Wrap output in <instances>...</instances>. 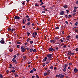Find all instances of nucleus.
<instances>
[{
  "label": "nucleus",
  "instance_id": "9",
  "mask_svg": "<svg viewBox=\"0 0 78 78\" xmlns=\"http://www.w3.org/2000/svg\"><path fill=\"white\" fill-rule=\"evenodd\" d=\"M74 71L75 73H76V72H78V70L76 68H75L74 69Z\"/></svg>",
  "mask_w": 78,
  "mask_h": 78
},
{
  "label": "nucleus",
  "instance_id": "4",
  "mask_svg": "<svg viewBox=\"0 0 78 78\" xmlns=\"http://www.w3.org/2000/svg\"><path fill=\"white\" fill-rule=\"evenodd\" d=\"M47 56L48 57V58H51V56H52V54H49L48 55H47Z\"/></svg>",
  "mask_w": 78,
  "mask_h": 78
},
{
  "label": "nucleus",
  "instance_id": "30",
  "mask_svg": "<svg viewBox=\"0 0 78 78\" xmlns=\"http://www.w3.org/2000/svg\"><path fill=\"white\" fill-rule=\"evenodd\" d=\"M26 58H27V57H26V56H25V55H24L23 57V59H26Z\"/></svg>",
  "mask_w": 78,
  "mask_h": 78
},
{
  "label": "nucleus",
  "instance_id": "53",
  "mask_svg": "<svg viewBox=\"0 0 78 78\" xmlns=\"http://www.w3.org/2000/svg\"><path fill=\"white\" fill-rule=\"evenodd\" d=\"M37 32H36L34 35L35 36H37Z\"/></svg>",
  "mask_w": 78,
  "mask_h": 78
},
{
  "label": "nucleus",
  "instance_id": "50",
  "mask_svg": "<svg viewBox=\"0 0 78 78\" xmlns=\"http://www.w3.org/2000/svg\"><path fill=\"white\" fill-rule=\"evenodd\" d=\"M56 69H57V68H56V67H55L54 68V70H56Z\"/></svg>",
  "mask_w": 78,
  "mask_h": 78
},
{
  "label": "nucleus",
  "instance_id": "39",
  "mask_svg": "<svg viewBox=\"0 0 78 78\" xmlns=\"http://www.w3.org/2000/svg\"><path fill=\"white\" fill-rule=\"evenodd\" d=\"M30 41V40L29 39V38H28L27 39V42H29Z\"/></svg>",
  "mask_w": 78,
  "mask_h": 78
},
{
  "label": "nucleus",
  "instance_id": "58",
  "mask_svg": "<svg viewBox=\"0 0 78 78\" xmlns=\"http://www.w3.org/2000/svg\"><path fill=\"white\" fill-rule=\"evenodd\" d=\"M33 70L34 71H36V69L35 68H33Z\"/></svg>",
  "mask_w": 78,
  "mask_h": 78
},
{
  "label": "nucleus",
  "instance_id": "64",
  "mask_svg": "<svg viewBox=\"0 0 78 78\" xmlns=\"http://www.w3.org/2000/svg\"><path fill=\"white\" fill-rule=\"evenodd\" d=\"M76 5H78V1H76Z\"/></svg>",
  "mask_w": 78,
  "mask_h": 78
},
{
  "label": "nucleus",
  "instance_id": "10",
  "mask_svg": "<svg viewBox=\"0 0 78 78\" xmlns=\"http://www.w3.org/2000/svg\"><path fill=\"white\" fill-rule=\"evenodd\" d=\"M50 70H47V74L48 75H50Z\"/></svg>",
  "mask_w": 78,
  "mask_h": 78
},
{
  "label": "nucleus",
  "instance_id": "2",
  "mask_svg": "<svg viewBox=\"0 0 78 78\" xmlns=\"http://www.w3.org/2000/svg\"><path fill=\"white\" fill-rule=\"evenodd\" d=\"M2 40L0 41V43H1L2 44H5V40H4V38H1Z\"/></svg>",
  "mask_w": 78,
  "mask_h": 78
},
{
  "label": "nucleus",
  "instance_id": "63",
  "mask_svg": "<svg viewBox=\"0 0 78 78\" xmlns=\"http://www.w3.org/2000/svg\"><path fill=\"white\" fill-rule=\"evenodd\" d=\"M35 77V76H32V78H34Z\"/></svg>",
  "mask_w": 78,
  "mask_h": 78
},
{
  "label": "nucleus",
  "instance_id": "57",
  "mask_svg": "<svg viewBox=\"0 0 78 78\" xmlns=\"http://www.w3.org/2000/svg\"><path fill=\"white\" fill-rule=\"evenodd\" d=\"M50 42H51V43H52V42L54 43V41L53 40H51Z\"/></svg>",
  "mask_w": 78,
  "mask_h": 78
},
{
  "label": "nucleus",
  "instance_id": "51",
  "mask_svg": "<svg viewBox=\"0 0 78 78\" xmlns=\"http://www.w3.org/2000/svg\"><path fill=\"white\" fill-rule=\"evenodd\" d=\"M50 68L51 69H53V66H51Z\"/></svg>",
  "mask_w": 78,
  "mask_h": 78
},
{
  "label": "nucleus",
  "instance_id": "42",
  "mask_svg": "<svg viewBox=\"0 0 78 78\" xmlns=\"http://www.w3.org/2000/svg\"><path fill=\"white\" fill-rule=\"evenodd\" d=\"M54 41V43H55L56 42V39L55 38L54 40H53Z\"/></svg>",
  "mask_w": 78,
  "mask_h": 78
},
{
  "label": "nucleus",
  "instance_id": "35",
  "mask_svg": "<svg viewBox=\"0 0 78 78\" xmlns=\"http://www.w3.org/2000/svg\"><path fill=\"white\" fill-rule=\"evenodd\" d=\"M27 34H27V36H30V32H27Z\"/></svg>",
  "mask_w": 78,
  "mask_h": 78
},
{
  "label": "nucleus",
  "instance_id": "59",
  "mask_svg": "<svg viewBox=\"0 0 78 78\" xmlns=\"http://www.w3.org/2000/svg\"><path fill=\"white\" fill-rule=\"evenodd\" d=\"M45 12L44 11H42V13H45Z\"/></svg>",
  "mask_w": 78,
  "mask_h": 78
},
{
  "label": "nucleus",
  "instance_id": "23",
  "mask_svg": "<svg viewBox=\"0 0 78 78\" xmlns=\"http://www.w3.org/2000/svg\"><path fill=\"white\" fill-rule=\"evenodd\" d=\"M35 6H39V4H38L37 3H36L35 4Z\"/></svg>",
  "mask_w": 78,
  "mask_h": 78
},
{
  "label": "nucleus",
  "instance_id": "16",
  "mask_svg": "<svg viewBox=\"0 0 78 78\" xmlns=\"http://www.w3.org/2000/svg\"><path fill=\"white\" fill-rule=\"evenodd\" d=\"M55 39H56V40H57V41L59 40V38L58 37H55Z\"/></svg>",
  "mask_w": 78,
  "mask_h": 78
},
{
  "label": "nucleus",
  "instance_id": "52",
  "mask_svg": "<svg viewBox=\"0 0 78 78\" xmlns=\"http://www.w3.org/2000/svg\"><path fill=\"white\" fill-rule=\"evenodd\" d=\"M74 10H76V9H77V8L76 7H74Z\"/></svg>",
  "mask_w": 78,
  "mask_h": 78
},
{
  "label": "nucleus",
  "instance_id": "28",
  "mask_svg": "<svg viewBox=\"0 0 78 78\" xmlns=\"http://www.w3.org/2000/svg\"><path fill=\"white\" fill-rule=\"evenodd\" d=\"M44 11H47V8H45L43 9Z\"/></svg>",
  "mask_w": 78,
  "mask_h": 78
},
{
  "label": "nucleus",
  "instance_id": "3",
  "mask_svg": "<svg viewBox=\"0 0 78 78\" xmlns=\"http://www.w3.org/2000/svg\"><path fill=\"white\" fill-rule=\"evenodd\" d=\"M12 62H14L15 64H17L18 63V62H17V61H16V59H15V58H12Z\"/></svg>",
  "mask_w": 78,
  "mask_h": 78
},
{
  "label": "nucleus",
  "instance_id": "31",
  "mask_svg": "<svg viewBox=\"0 0 78 78\" xmlns=\"http://www.w3.org/2000/svg\"><path fill=\"white\" fill-rule=\"evenodd\" d=\"M74 30H75V32H78V30H77L76 29H75Z\"/></svg>",
  "mask_w": 78,
  "mask_h": 78
},
{
  "label": "nucleus",
  "instance_id": "60",
  "mask_svg": "<svg viewBox=\"0 0 78 78\" xmlns=\"http://www.w3.org/2000/svg\"><path fill=\"white\" fill-rule=\"evenodd\" d=\"M66 45H64L63 46V48H66Z\"/></svg>",
  "mask_w": 78,
  "mask_h": 78
},
{
  "label": "nucleus",
  "instance_id": "6",
  "mask_svg": "<svg viewBox=\"0 0 78 78\" xmlns=\"http://www.w3.org/2000/svg\"><path fill=\"white\" fill-rule=\"evenodd\" d=\"M49 51H53V48L51 47L48 48V49Z\"/></svg>",
  "mask_w": 78,
  "mask_h": 78
},
{
  "label": "nucleus",
  "instance_id": "26",
  "mask_svg": "<svg viewBox=\"0 0 78 78\" xmlns=\"http://www.w3.org/2000/svg\"><path fill=\"white\" fill-rule=\"evenodd\" d=\"M66 11L67 14H69V10H68V9H67V10H66Z\"/></svg>",
  "mask_w": 78,
  "mask_h": 78
},
{
  "label": "nucleus",
  "instance_id": "61",
  "mask_svg": "<svg viewBox=\"0 0 78 78\" xmlns=\"http://www.w3.org/2000/svg\"><path fill=\"white\" fill-rule=\"evenodd\" d=\"M26 17H27V18H29V16H28V15H27L26 16Z\"/></svg>",
  "mask_w": 78,
  "mask_h": 78
},
{
  "label": "nucleus",
  "instance_id": "48",
  "mask_svg": "<svg viewBox=\"0 0 78 78\" xmlns=\"http://www.w3.org/2000/svg\"><path fill=\"white\" fill-rule=\"evenodd\" d=\"M60 40L61 41V42H64V40H63L62 39H60Z\"/></svg>",
  "mask_w": 78,
  "mask_h": 78
},
{
  "label": "nucleus",
  "instance_id": "37",
  "mask_svg": "<svg viewBox=\"0 0 78 78\" xmlns=\"http://www.w3.org/2000/svg\"><path fill=\"white\" fill-rule=\"evenodd\" d=\"M33 52H34V53H35L36 51V49H34V50H33Z\"/></svg>",
  "mask_w": 78,
  "mask_h": 78
},
{
  "label": "nucleus",
  "instance_id": "15",
  "mask_svg": "<svg viewBox=\"0 0 78 78\" xmlns=\"http://www.w3.org/2000/svg\"><path fill=\"white\" fill-rule=\"evenodd\" d=\"M30 22H28V23H27V26H28V27H29V26H30V24H31V23H30Z\"/></svg>",
  "mask_w": 78,
  "mask_h": 78
},
{
  "label": "nucleus",
  "instance_id": "27",
  "mask_svg": "<svg viewBox=\"0 0 78 78\" xmlns=\"http://www.w3.org/2000/svg\"><path fill=\"white\" fill-rule=\"evenodd\" d=\"M33 51V48H31L30 49V52H32V51Z\"/></svg>",
  "mask_w": 78,
  "mask_h": 78
},
{
  "label": "nucleus",
  "instance_id": "56",
  "mask_svg": "<svg viewBox=\"0 0 78 78\" xmlns=\"http://www.w3.org/2000/svg\"><path fill=\"white\" fill-rule=\"evenodd\" d=\"M72 64L71 63H70L69 64V66H72Z\"/></svg>",
  "mask_w": 78,
  "mask_h": 78
},
{
  "label": "nucleus",
  "instance_id": "18",
  "mask_svg": "<svg viewBox=\"0 0 78 78\" xmlns=\"http://www.w3.org/2000/svg\"><path fill=\"white\" fill-rule=\"evenodd\" d=\"M11 72H12V73H14V72H16V70L14 69H13L11 71Z\"/></svg>",
  "mask_w": 78,
  "mask_h": 78
},
{
  "label": "nucleus",
  "instance_id": "25",
  "mask_svg": "<svg viewBox=\"0 0 78 78\" xmlns=\"http://www.w3.org/2000/svg\"><path fill=\"white\" fill-rule=\"evenodd\" d=\"M0 78H3V76L2 75V74H0Z\"/></svg>",
  "mask_w": 78,
  "mask_h": 78
},
{
  "label": "nucleus",
  "instance_id": "5",
  "mask_svg": "<svg viewBox=\"0 0 78 78\" xmlns=\"http://www.w3.org/2000/svg\"><path fill=\"white\" fill-rule=\"evenodd\" d=\"M15 19H17V20H19L20 19V17H18V16H15L14 17Z\"/></svg>",
  "mask_w": 78,
  "mask_h": 78
},
{
  "label": "nucleus",
  "instance_id": "7",
  "mask_svg": "<svg viewBox=\"0 0 78 78\" xmlns=\"http://www.w3.org/2000/svg\"><path fill=\"white\" fill-rule=\"evenodd\" d=\"M65 12L64 11H61L60 13V15H64Z\"/></svg>",
  "mask_w": 78,
  "mask_h": 78
},
{
  "label": "nucleus",
  "instance_id": "34",
  "mask_svg": "<svg viewBox=\"0 0 78 78\" xmlns=\"http://www.w3.org/2000/svg\"><path fill=\"white\" fill-rule=\"evenodd\" d=\"M20 47V45H19V44H18L17 45V47L18 48H19Z\"/></svg>",
  "mask_w": 78,
  "mask_h": 78
},
{
  "label": "nucleus",
  "instance_id": "49",
  "mask_svg": "<svg viewBox=\"0 0 78 78\" xmlns=\"http://www.w3.org/2000/svg\"><path fill=\"white\" fill-rule=\"evenodd\" d=\"M55 49L57 50H58L59 49V48L58 47H56L55 48Z\"/></svg>",
  "mask_w": 78,
  "mask_h": 78
},
{
  "label": "nucleus",
  "instance_id": "21",
  "mask_svg": "<svg viewBox=\"0 0 78 78\" xmlns=\"http://www.w3.org/2000/svg\"><path fill=\"white\" fill-rule=\"evenodd\" d=\"M22 5H25V1H24L23 2H21Z\"/></svg>",
  "mask_w": 78,
  "mask_h": 78
},
{
  "label": "nucleus",
  "instance_id": "19",
  "mask_svg": "<svg viewBox=\"0 0 78 78\" xmlns=\"http://www.w3.org/2000/svg\"><path fill=\"white\" fill-rule=\"evenodd\" d=\"M47 75V73H44V76H46Z\"/></svg>",
  "mask_w": 78,
  "mask_h": 78
},
{
  "label": "nucleus",
  "instance_id": "17",
  "mask_svg": "<svg viewBox=\"0 0 78 78\" xmlns=\"http://www.w3.org/2000/svg\"><path fill=\"white\" fill-rule=\"evenodd\" d=\"M60 74H59V75L57 74L55 76L56 78H57V77H58V78H59V77H60Z\"/></svg>",
  "mask_w": 78,
  "mask_h": 78
},
{
  "label": "nucleus",
  "instance_id": "24",
  "mask_svg": "<svg viewBox=\"0 0 78 78\" xmlns=\"http://www.w3.org/2000/svg\"><path fill=\"white\" fill-rule=\"evenodd\" d=\"M27 21H30L31 20V18H28L27 19Z\"/></svg>",
  "mask_w": 78,
  "mask_h": 78
},
{
  "label": "nucleus",
  "instance_id": "44",
  "mask_svg": "<svg viewBox=\"0 0 78 78\" xmlns=\"http://www.w3.org/2000/svg\"><path fill=\"white\" fill-rule=\"evenodd\" d=\"M36 78H39V76H38V75H36Z\"/></svg>",
  "mask_w": 78,
  "mask_h": 78
},
{
  "label": "nucleus",
  "instance_id": "8",
  "mask_svg": "<svg viewBox=\"0 0 78 78\" xmlns=\"http://www.w3.org/2000/svg\"><path fill=\"white\" fill-rule=\"evenodd\" d=\"M9 49L10 52H12L13 51V48H10V49Z\"/></svg>",
  "mask_w": 78,
  "mask_h": 78
},
{
  "label": "nucleus",
  "instance_id": "62",
  "mask_svg": "<svg viewBox=\"0 0 78 78\" xmlns=\"http://www.w3.org/2000/svg\"><path fill=\"white\" fill-rule=\"evenodd\" d=\"M71 55H72V56L74 55V53H72Z\"/></svg>",
  "mask_w": 78,
  "mask_h": 78
},
{
  "label": "nucleus",
  "instance_id": "55",
  "mask_svg": "<svg viewBox=\"0 0 78 78\" xmlns=\"http://www.w3.org/2000/svg\"><path fill=\"white\" fill-rule=\"evenodd\" d=\"M48 63H49V62H46L45 64H48Z\"/></svg>",
  "mask_w": 78,
  "mask_h": 78
},
{
  "label": "nucleus",
  "instance_id": "43",
  "mask_svg": "<svg viewBox=\"0 0 78 78\" xmlns=\"http://www.w3.org/2000/svg\"><path fill=\"white\" fill-rule=\"evenodd\" d=\"M8 31H11V28H8Z\"/></svg>",
  "mask_w": 78,
  "mask_h": 78
},
{
  "label": "nucleus",
  "instance_id": "1",
  "mask_svg": "<svg viewBox=\"0 0 78 78\" xmlns=\"http://www.w3.org/2000/svg\"><path fill=\"white\" fill-rule=\"evenodd\" d=\"M25 47L23 46H22L21 47V51L23 53L24 51H25L26 49L24 48Z\"/></svg>",
  "mask_w": 78,
  "mask_h": 78
},
{
  "label": "nucleus",
  "instance_id": "41",
  "mask_svg": "<svg viewBox=\"0 0 78 78\" xmlns=\"http://www.w3.org/2000/svg\"><path fill=\"white\" fill-rule=\"evenodd\" d=\"M43 67H45V63H43Z\"/></svg>",
  "mask_w": 78,
  "mask_h": 78
},
{
  "label": "nucleus",
  "instance_id": "13",
  "mask_svg": "<svg viewBox=\"0 0 78 78\" xmlns=\"http://www.w3.org/2000/svg\"><path fill=\"white\" fill-rule=\"evenodd\" d=\"M63 7L65 9H66V8H67L69 7V6L67 5H63Z\"/></svg>",
  "mask_w": 78,
  "mask_h": 78
},
{
  "label": "nucleus",
  "instance_id": "38",
  "mask_svg": "<svg viewBox=\"0 0 78 78\" xmlns=\"http://www.w3.org/2000/svg\"><path fill=\"white\" fill-rule=\"evenodd\" d=\"M44 3L43 2H41L40 4V6L42 5H44Z\"/></svg>",
  "mask_w": 78,
  "mask_h": 78
},
{
  "label": "nucleus",
  "instance_id": "32",
  "mask_svg": "<svg viewBox=\"0 0 78 78\" xmlns=\"http://www.w3.org/2000/svg\"><path fill=\"white\" fill-rule=\"evenodd\" d=\"M17 44H21V42H20V41H17Z\"/></svg>",
  "mask_w": 78,
  "mask_h": 78
},
{
  "label": "nucleus",
  "instance_id": "22",
  "mask_svg": "<svg viewBox=\"0 0 78 78\" xmlns=\"http://www.w3.org/2000/svg\"><path fill=\"white\" fill-rule=\"evenodd\" d=\"M34 72V71L33 70H31L30 71V73H33Z\"/></svg>",
  "mask_w": 78,
  "mask_h": 78
},
{
  "label": "nucleus",
  "instance_id": "20",
  "mask_svg": "<svg viewBox=\"0 0 78 78\" xmlns=\"http://www.w3.org/2000/svg\"><path fill=\"white\" fill-rule=\"evenodd\" d=\"M67 66H68V64H66L64 66L65 68H67Z\"/></svg>",
  "mask_w": 78,
  "mask_h": 78
},
{
  "label": "nucleus",
  "instance_id": "54",
  "mask_svg": "<svg viewBox=\"0 0 78 78\" xmlns=\"http://www.w3.org/2000/svg\"><path fill=\"white\" fill-rule=\"evenodd\" d=\"M68 53H69V54H71L72 53V51H69Z\"/></svg>",
  "mask_w": 78,
  "mask_h": 78
},
{
  "label": "nucleus",
  "instance_id": "36",
  "mask_svg": "<svg viewBox=\"0 0 78 78\" xmlns=\"http://www.w3.org/2000/svg\"><path fill=\"white\" fill-rule=\"evenodd\" d=\"M30 44H33V41H30Z\"/></svg>",
  "mask_w": 78,
  "mask_h": 78
},
{
  "label": "nucleus",
  "instance_id": "46",
  "mask_svg": "<svg viewBox=\"0 0 78 78\" xmlns=\"http://www.w3.org/2000/svg\"><path fill=\"white\" fill-rule=\"evenodd\" d=\"M76 39H78V35L76 36Z\"/></svg>",
  "mask_w": 78,
  "mask_h": 78
},
{
  "label": "nucleus",
  "instance_id": "47",
  "mask_svg": "<svg viewBox=\"0 0 78 78\" xmlns=\"http://www.w3.org/2000/svg\"><path fill=\"white\" fill-rule=\"evenodd\" d=\"M24 20H23V22H23V24H24V23H25V22H24Z\"/></svg>",
  "mask_w": 78,
  "mask_h": 78
},
{
  "label": "nucleus",
  "instance_id": "45",
  "mask_svg": "<svg viewBox=\"0 0 78 78\" xmlns=\"http://www.w3.org/2000/svg\"><path fill=\"white\" fill-rule=\"evenodd\" d=\"M13 57L15 58H16V57H17V56H16V55H15L13 56Z\"/></svg>",
  "mask_w": 78,
  "mask_h": 78
},
{
  "label": "nucleus",
  "instance_id": "14",
  "mask_svg": "<svg viewBox=\"0 0 78 78\" xmlns=\"http://www.w3.org/2000/svg\"><path fill=\"white\" fill-rule=\"evenodd\" d=\"M62 70H63V71H64V72H66V70H67V68H65L64 69H62Z\"/></svg>",
  "mask_w": 78,
  "mask_h": 78
},
{
  "label": "nucleus",
  "instance_id": "33",
  "mask_svg": "<svg viewBox=\"0 0 78 78\" xmlns=\"http://www.w3.org/2000/svg\"><path fill=\"white\" fill-rule=\"evenodd\" d=\"M59 28L58 27H56L55 28V29H56V30H58V29H59Z\"/></svg>",
  "mask_w": 78,
  "mask_h": 78
},
{
  "label": "nucleus",
  "instance_id": "29",
  "mask_svg": "<svg viewBox=\"0 0 78 78\" xmlns=\"http://www.w3.org/2000/svg\"><path fill=\"white\" fill-rule=\"evenodd\" d=\"M65 17H66V18H69V17L67 16V15H65Z\"/></svg>",
  "mask_w": 78,
  "mask_h": 78
},
{
  "label": "nucleus",
  "instance_id": "11",
  "mask_svg": "<svg viewBox=\"0 0 78 78\" xmlns=\"http://www.w3.org/2000/svg\"><path fill=\"white\" fill-rule=\"evenodd\" d=\"M47 59V57H45L44 58V59H43V61L44 62H45Z\"/></svg>",
  "mask_w": 78,
  "mask_h": 78
},
{
  "label": "nucleus",
  "instance_id": "40",
  "mask_svg": "<svg viewBox=\"0 0 78 78\" xmlns=\"http://www.w3.org/2000/svg\"><path fill=\"white\" fill-rule=\"evenodd\" d=\"M75 51H78V48H76L75 49Z\"/></svg>",
  "mask_w": 78,
  "mask_h": 78
},
{
  "label": "nucleus",
  "instance_id": "12",
  "mask_svg": "<svg viewBox=\"0 0 78 78\" xmlns=\"http://www.w3.org/2000/svg\"><path fill=\"white\" fill-rule=\"evenodd\" d=\"M60 78H63L64 77V75L62 74H60Z\"/></svg>",
  "mask_w": 78,
  "mask_h": 78
}]
</instances>
